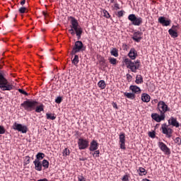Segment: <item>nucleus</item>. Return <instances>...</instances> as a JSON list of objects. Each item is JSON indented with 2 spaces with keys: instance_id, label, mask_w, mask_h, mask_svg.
I'll use <instances>...</instances> for the list:
<instances>
[{
  "instance_id": "f257e3e1",
  "label": "nucleus",
  "mask_w": 181,
  "mask_h": 181,
  "mask_svg": "<svg viewBox=\"0 0 181 181\" xmlns=\"http://www.w3.org/2000/svg\"><path fill=\"white\" fill-rule=\"evenodd\" d=\"M157 108L160 112V115L157 113H153L151 114V118L156 122H160L165 120V114H166L168 111H170V108H169L168 105L163 100L158 102Z\"/></svg>"
},
{
  "instance_id": "f03ea898",
  "label": "nucleus",
  "mask_w": 181,
  "mask_h": 181,
  "mask_svg": "<svg viewBox=\"0 0 181 181\" xmlns=\"http://www.w3.org/2000/svg\"><path fill=\"white\" fill-rule=\"evenodd\" d=\"M39 103L35 100H30L28 99L27 100L24 101L23 103L21 104V107H23L25 111H33L35 110V112L40 113L42 111H45V105L41 104L40 105H37Z\"/></svg>"
},
{
  "instance_id": "7ed1b4c3",
  "label": "nucleus",
  "mask_w": 181,
  "mask_h": 181,
  "mask_svg": "<svg viewBox=\"0 0 181 181\" xmlns=\"http://www.w3.org/2000/svg\"><path fill=\"white\" fill-rule=\"evenodd\" d=\"M69 18L71 19V29L69 30V32H70L72 35H76L78 40H80V39H81V35L83 34V28L78 25V21H77L76 18L70 16Z\"/></svg>"
},
{
  "instance_id": "20e7f679",
  "label": "nucleus",
  "mask_w": 181,
  "mask_h": 181,
  "mask_svg": "<svg viewBox=\"0 0 181 181\" xmlns=\"http://www.w3.org/2000/svg\"><path fill=\"white\" fill-rule=\"evenodd\" d=\"M123 63L127 69H129L132 73H136L137 70H139L141 67V61L139 59L136 60L134 62L129 58L124 59Z\"/></svg>"
},
{
  "instance_id": "39448f33",
  "label": "nucleus",
  "mask_w": 181,
  "mask_h": 181,
  "mask_svg": "<svg viewBox=\"0 0 181 181\" xmlns=\"http://www.w3.org/2000/svg\"><path fill=\"white\" fill-rule=\"evenodd\" d=\"M0 88L2 91L13 90V85L9 83L8 79L5 78V74L2 71H0Z\"/></svg>"
},
{
  "instance_id": "423d86ee",
  "label": "nucleus",
  "mask_w": 181,
  "mask_h": 181,
  "mask_svg": "<svg viewBox=\"0 0 181 181\" xmlns=\"http://www.w3.org/2000/svg\"><path fill=\"white\" fill-rule=\"evenodd\" d=\"M84 50H86V47L84 45H83V42L76 41L72 49L71 54V56H74L76 53H80V52H84Z\"/></svg>"
},
{
  "instance_id": "0eeeda50",
  "label": "nucleus",
  "mask_w": 181,
  "mask_h": 181,
  "mask_svg": "<svg viewBox=\"0 0 181 181\" xmlns=\"http://www.w3.org/2000/svg\"><path fill=\"white\" fill-rule=\"evenodd\" d=\"M128 19L132 22L134 26H141L144 22V19H142V18L137 17L135 14L129 15Z\"/></svg>"
},
{
  "instance_id": "6e6552de",
  "label": "nucleus",
  "mask_w": 181,
  "mask_h": 181,
  "mask_svg": "<svg viewBox=\"0 0 181 181\" xmlns=\"http://www.w3.org/2000/svg\"><path fill=\"white\" fill-rule=\"evenodd\" d=\"M162 133L165 135L166 138H172V134H173V129L168 127L166 123L161 125Z\"/></svg>"
},
{
  "instance_id": "1a4fd4ad",
  "label": "nucleus",
  "mask_w": 181,
  "mask_h": 181,
  "mask_svg": "<svg viewBox=\"0 0 181 181\" xmlns=\"http://www.w3.org/2000/svg\"><path fill=\"white\" fill-rule=\"evenodd\" d=\"M88 146H89L88 140H87L86 139H83V138L78 139V149H80V151L87 149V148H88Z\"/></svg>"
},
{
  "instance_id": "9d476101",
  "label": "nucleus",
  "mask_w": 181,
  "mask_h": 181,
  "mask_svg": "<svg viewBox=\"0 0 181 181\" xmlns=\"http://www.w3.org/2000/svg\"><path fill=\"white\" fill-rule=\"evenodd\" d=\"M13 129H15V131H18V132H22V134H26V132H28V127L16 122L13 124Z\"/></svg>"
},
{
  "instance_id": "9b49d317",
  "label": "nucleus",
  "mask_w": 181,
  "mask_h": 181,
  "mask_svg": "<svg viewBox=\"0 0 181 181\" xmlns=\"http://www.w3.org/2000/svg\"><path fill=\"white\" fill-rule=\"evenodd\" d=\"M119 144L120 145V149H123V151L127 149L125 146V133L122 132L119 135Z\"/></svg>"
},
{
  "instance_id": "f8f14e48",
  "label": "nucleus",
  "mask_w": 181,
  "mask_h": 181,
  "mask_svg": "<svg viewBox=\"0 0 181 181\" xmlns=\"http://www.w3.org/2000/svg\"><path fill=\"white\" fill-rule=\"evenodd\" d=\"M158 147L162 152H164L165 155H170V148H168L165 143L160 141L158 142Z\"/></svg>"
},
{
  "instance_id": "ddd939ff",
  "label": "nucleus",
  "mask_w": 181,
  "mask_h": 181,
  "mask_svg": "<svg viewBox=\"0 0 181 181\" xmlns=\"http://www.w3.org/2000/svg\"><path fill=\"white\" fill-rule=\"evenodd\" d=\"M142 35H144V33H142V32L139 31V30L136 31L133 33V36L132 37V39H133V40L134 42L139 43V42H141V40H142Z\"/></svg>"
},
{
  "instance_id": "4468645a",
  "label": "nucleus",
  "mask_w": 181,
  "mask_h": 181,
  "mask_svg": "<svg viewBox=\"0 0 181 181\" xmlns=\"http://www.w3.org/2000/svg\"><path fill=\"white\" fill-rule=\"evenodd\" d=\"M158 23H160L163 26H169L170 25L172 21L170 20H166V18L164 16H160L158 18Z\"/></svg>"
},
{
  "instance_id": "2eb2a0df",
  "label": "nucleus",
  "mask_w": 181,
  "mask_h": 181,
  "mask_svg": "<svg viewBox=\"0 0 181 181\" xmlns=\"http://www.w3.org/2000/svg\"><path fill=\"white\" fill-rule=\"evenodd\" d=\"M128 56L131 59V60H135V59L138 57V52L136 51V49H135V48H131Z\"/></svg>"
},
{
  "instance_id": "dca6fc26",
  "label": "nucleus",
  "mask_w": 181,
  "mask_h": 181,
  "mask_svg": "<svg viewBox=\"0 0 181 181\" xmlns=\"http://www.w3.org/2000/svg\"><path fill=\"white\" fill-rule=\"evenodd\" d=\"M169 125H172L173 127H175V128H179L180 124L177 119L173 117H171L170 119L168 120Z\"/></svg>"
},
{
  "instance_id": "f3484780",
  "label": "nucleus",
  "mask_w": 181,
  "mask_h": 181,
  "mask_svg": "<svg viewBox=\"0 0 181 181\" xmlns=\"http://www.w3.org/2000/svg\"><path fill=\"white\" fill-rule=\"evenodd\" d=\"M97 149H98V143L97 142V141L93 140L90 142L89 151H90L91 152H93V151H97Z\"/></svg>"
},
{
  "instance_id": "a211bd4d",
  "label": "nucleus",
  "mask_w": 181,
  "mask_h": 181,
  "mask_svg": "<svg viewBox=\"0 0 181 181\" xmlns=\"http://www.w3.org/2000/svg\"><path fill=\"white\" fill-rule=\"evenodd\" d=\"M129 90H131L134 94H141V92L140 87L134 85L129 86Z\"/></svg>"
},
{
  "instance_id": "6ab92c4d",
  "label": "nucleus",
  "mask_w": 181,
  "mask_h": 181,
  "mask_svg": "<svg viewBox=\"0 0 181 181\" xmlns=\"http://www.w3.org/2000/svg\"><path fill=\"white\" fill-rule=\"evenodd\" d=\"M33 163L35 165V170H37L38 172H42V163L37 160H35L33 161Z\"/></svg>"
},
{
  "instance_id": "aec40b11",
  "label": "nucleus",
  "mask_w": 181,
  "mask_h": 181,
  "mask_svg": "<svg viewBox=\"0 0 181 181\" xmlns=\"http://www.w3.org/2000/svg\"><path fill=\"white\" fill-rule=\"evenodd\" d=\"M141 101L143 103H149L151 101V96L147 93H143L141 95Z\"/></svg>"
},
{
  "instance_id": "412c9836",
  "label": "nucleus",
  "mask_w": 181,
  "mask_h": 181,
  "mask_svg": "<svg viewBox=\"0 0 181 181\" xmlns=\"http://www.w3.org/2000/svg\"><path fill=\"white\" fill-rule=\"evenodd\" d=\"M98 86L99 87V88H100V90H104L105 88V87H107V84L105 83V81L100 80L98 83Z\"/></svg>"
},
{
  "instance_id": "4be33fe9",
  "label": "nucleus",
  "mask_w": 181,
  "mask_h": 181,
  "mask_svg": "<svg viewBox=\"0 0 181 181\" xmlns=\"http://www.w3.org/2000/svg\"><path fill=\"white\" fill-rule=\"evenodd\" d=\"M136 84H142L144 83V78L142 77V75H137L136 76Z\"/></svg>"
},
{
  "instance_id": "5701e85b",
  "label": "nucleus",
  "mask_w": 181,
  "mask_h": 181,
  "mask_svg": "<svg viewBox=\"0 0 181 181\" xmlns=\"http://www.w3.org/2000/svg\"><path fill=\"white\" fill-rule=\"evenodd\" d=\"M124 97H127V98H129V100H134L135 98V93H124Z\"/></svg>"
},
{
  "instance_id": "b1692460",
  "label": "nucleus",
  "mask_w": 181,
  "mask_h": 181,
  "mask_svg": "<svg viewBox=\"0 0 181 181\" xmlns=\"http://www.w3.org/2000/svg\"><path fill=\"white\" fill-rule=\"evenodd\" d=\"M168 33L170 35L171 37H177L179 36V34H177V31H175L173 29L168 30Z\"/></svg>"
},
{
  "instance_id": "393cba45",
  "label": "nucleus",
  "mask_w": 181,
  "mask_h": 181,
  "mask_svg": "<svg viewBox=\"0 0 181 181\" xmlns=\"http://www.w3.org/2000/svg\"><path fill=\"white\" fill-rule=\"evenodd\" d=\"M74 56V58L71 60L72 64H74V66H77V64H78V62H80L78 59V55L75 54Z\"/></svg>"
},
{
  "instance_id": "a878e982",
  "label": "nucleus",
  "mask_w": 181,
  "mask_h": 181,
  "mask_svg": "<svg viewBox=\"0 0 181 181\" xmlns=\"http://www.w3.org/2000/svg\"><path fill=\"white\" fill-rule=\"evenodd\" d=\"M139 176H145L148 173L146 170H145V168L142 167L139 168Z\"/></svg>"
},
{
  "instance_id": "bb28decb",
  "label": "nucleus",
  "mask_w": 181,
  "mask_h": 181,
  "mask_svg": "<svg viewBox=\"0 0 181 181\" xmlns=\"http://www.w3.org/2000/svg\"><path fill=\"white\" fill-rule=\"evenodd\" d=\"M44 158H45V153H38L36 155V159H35V160L40 161V160H42V159H43Z\"/></svg>"
},
{
  "instance_id": "cd10ccee",
  "label": "nucleus",
  "mask_w": 181,
  "mask_h": 181,
  "mask_svg": "<svg viewBox=\"0 0 181 181\" xmlns=\"http://www.w3.org/2000/svg\"><path fill=\"white\" fill-rule=\"evenodd\" d=\"M46 117L47 119H51L52 121H54V119H56V116L52 113H47Z\"/></svg>"
},
{
  "instance_id": "c85d7f7f",
  "label": "nucleus",
  "mask_w": 181,
  "mask_h": 181,
  "mask_svg": "<svg viewBox=\"0 0 181 181\" xmlns=\"http://www.w3.org/2000/svg\"><path fill=\"white\" fill-rule=\"evenodd\" d=\"M110 54L115 57H118V49H117V48H112V49L110 51Z\"/></svg>"
},
{
  "instance_id": "c756f323",
  "label": "nucleus",
  "mask_w": 181,
  "mask_h": 181,
  "mask_svg": "<svg viewBox=\"0 0 181 181\" xmlns=\"http://www.w3.org/2000/svg\"><path fill=\"white\" fill-rule=\"evenodd\" d=\"M42 166H43L44 169H49V162L47 160H43L42 163Z\"/></svg>"
},
{
  "instance_id": "7c9ffc66",
  "label": "nucleus",
  "mask_w": 181,
  "mask_h": 181,
  "mask_svg": "<svg viewBox=\"0 0 181 181\" xmlns=\"http://www.w3.org/2000/svg\"><path fill=\"white\" fill-rule=\"evenodd\" d=\"M109 63H110V64H112L113 66H117V59L110 57L109 58Z\"/></svg>"
},
{
  "instance_id": "2f4dec72",
  "label": "nucleus",
  "mask_w": 181,
  "mask_h": 181,
  "mask_svg": "<svg viewBox=\"0 0 181 181\" xmlns=\"http://www.w3.org/2000/svg\"><path fill=\"white\" fill-rule=\"evenodd\" d=\"M63 156H69V155H70V150L68 148H66L64 151H63Z\"/></svg>"
},
{
  "instance_id": "473e14b6",
  "label": "nucleus",
  "mask_w": 181,
  "mask_h": 181,
  "mask_svg": "<svg viewBox=\"0 0 181 181\" xmlns=\"http://www.w3.org/2000/svg\"><path fill=\"white\" fill-rule=\"evenodd\" d=\"M103 14L105 18H107V19H110V18H111L110 13H108V11H107L106 10H103Z\"/></svg>"
},
{
  "instance_id": "72a5a7b5",
  "label": "nucleus",
  "mask_w": 181,
  "mask_h": 181,
  "mask_svg": "<svg viewBox=\"0 0 181 181\" xmlns=\"http://www.w3.org/2000/svg\"><path fill=\"white\" fill-rule=\"evenodd\" d=\"M62 101H63V98L62 96H58L56 99H55V103L57 104H60L62 103Z\"/></svg>"
},
{
  "instance_id": "f704fd0d",
  "label": "nucleus",
  "mask_w": 181,
  "mask_h": 181,
  "mask_svg": "<svg viewBox=\"0 0 181 181\" xmlns=\"http://www.w3.org/2000/svg\"><path fill=\"white\" fill-rule=\"evenodd\" d=\"M174 142L177 144L179 146L181 145V139L180 137H176L175 139L174 140Z\"/></svg>"
},
{
  "instance_id": "c9c22d12",
  "label": "nucleus",
  "mask_w": 181,
  "mask_h": 181,
  "mask_svg": "<svg viewBox=\"0 0 181 181\" xmlns=\"http://www.w3.org/2000/svg\"><path fill=\"white\" fill-rule=\"evenodd\" d=\"M93 158H100V151L95 150L94 153L93 154Z\"/></svg>"
},
{
  "instance_id": "e433bc0d",
  "label": "nucleus",
  "mask_w": 181,
  "mask_h": 181,
  "mask_svg": "<svg viewBox=\"0 0 181 181\" xmlns=\"http://www.w3.org/2000/svg\"><path fill=\"white\" fill-rule=\"evenodd\" d=\"M6 132V129H5V127L4 126H0V135H4Z\"/></svg>"
},
{
  "instance_id": "4c0bfd02",
  "label": "nucleus",
  "mask_w": 181,
  "mask_h": 181,
  "mask_svg": "<svg viewBox=\"0 0 181 181\" xmlns=\"http://www.w3.org/2000/svg\"><path fill=\"white\" fill-rule=\"evenodd\" d=\"M25 165H29L30 163V158L29 156L25 157Z\"/></svg>"
},
{
  "instance_id": "58836bf2",
  "label": "nucleus",
  "mask_w": 181,
  "mask_h": 181,
  "mask_svg": "<svg viewBox=\"0 0 181 181\" xmlns=\"http://www.w3.org/2000/svg\"><path fill=\"white\" fill-rule=\"evenodd\" d=\"M18 12L20 13H25V12H26V7H21L19 9H18Z\"/></svg>"
},
{
  "instance_id": "ea45409f",
  "label": "nucleus",
  "mask_w": 181,
  "mask_h": 181,
  "mask_svg": "<svg viewBox=\"0 0 181 181\" xmlns=\"http://www.w3.org/2000/svg\"><path fill=\"white\" fill-rule=\"evenodd\" d=\"M117 16L118 18H121V17L124 16V11L122 10V11H117Z\"/></svg>"
},
{
  "instance_id": "a19ab883",
  "label": "nucleus",
  "mask_w": 181,
  "mask_h": 181,
  "mask_svg": "<svg viewBox=\"0 0 181 181\" xmlns=\"http://www.w3.org/2000/svg\"><path fill=\"white\" fill-rule=\"evenodd\" d=\"M122 181H129V175H124L122 178Z\"/></svg>"
},
{
  "instance_id": "79ce46f5",
  "label": "nucleus",
  "mask_w": 181,
  "mask_h": 181,
  "mask_svg": "<svg viewBox=\"0 0 181 181\" xmlns=\"http://www.w3.org/2000/svg\"><path fill=\"white\" fill-rule=\"evenodd\" d=\"M171 29H173V30H175V32H177V29H180V26L179 25H173Z\"/></svg>"
},
{
  "instance_id": "37998d69",
  "label": "nucleus",
  "mask_w": 181,
  "mask_h": 181,
  "mask_svg": "<svg viewBox=\"0 0 181 181\" xmlns=\"http://www.w3.org/2000/svg\"><path fill=\"white\" fill-rule=\"evenodd\" d=\"M148 136H150V138H155L156 136L155 132H148Z\"/></svg>"
},
{
  "instance_id": "c03bdc74",
  "label": "nucleus",
  "mask_w": 181,
  "mask_h": 181,
  "mask_svg": "<svg viewBox=\"0 0 181 181\" xmlns=\"http://www.w3.org/2000/svg\"><path fill=\"white\" fill-rule=\"evenodd\" d=\"M78 181H86V177L83 175H78Z\"/></svg>"
},
{
  "instance_id": "a18cd8bd",
  "label": "nucleus",
  "mask_w": 181,
  "mask_h": 181,
  "mask_svg": "<svg viewBox=\"0 0 181 181\" xmlns=\"http://www.w3.org/2000/svg\"><path fill=\"white\" fill-rule=\"evenodd\" d=\"M18 91L21 93L23 94L24 95H28L26 91H25L23 89H18Z\"/></svg>"
},
{
  "instance_id": "49530a36",
  "label": "nucleus",
  "mask_w": 181,
  "mask_h": 181,
  "mask_svg": "<svg viewBox=\"0 0 181 181\" xmlns=\"http://www.w3.org/2000/svg\"><path fill=\"white\" fill-rule=\"evenodd\" d=\"M126 77H127V80H128V81H131V80H132V76H131V74H127L126 75Z\"/></svg>"
},
{
  "instance_id": "de8ad7c7",
  "label": "nucleus",
  "mask_w": 181,
  "mask_h": 181,
  "mask_svg": "<svg viewBox=\"0 0 181 181\" xmlns=\"http://www.w3.org/2000/svg\"><path fill=\"white\" fill-rule=\"evenodd\" d=\"M151 103L153 105L158 104V99H154L151 101Z\"/></svg>"
},
{
  "instance_id": "09e8293b",
  "label": "nucleus",
  "mask_w": 181,
  "mask_h": 181,
  "mask_svg": "<svg viewBox=\"0 0 181 181\" xmlns=\"http://www.w3.org/2000/svg\"><path fill=\"white\" fill-rule=\"evenodd\" d=\"M114 6H115V8L116 10L119 9V4H115Z\"/></svg>"
},
{
  "instance_id": "8fccbe9b",
  "label": "nucleus",
  "mask_w": 181,
  "mask_h": 181,
  "mask_svg": "<svg viewBox=\"0 0 181 181\" xmlns=\"http://www.w3.org/2000/svg\"><path fill=\"white\" fill-rule=\"evenodd\" d=\"M112 107H113V108H115L116 110H118V106L117 105V104L115 103H112Z\"/></svg>"
},
{
  "instance_id": "3c124183",
  "label": "nucleus",
  "mask_w": 181,
  "mask_h": 181,
  "mask_svg": "<svg viewBox=\"0 0 181 181\" xmlns=\"http://www.w3.org/2000/svg\"><path fill=\"white\" fill-rule=\"evenodd\" d=\"M25 4H26V0H23L21 1V5L23 6Z\"/></svg>"
},
{
  "instance_id": "603ef678",
  "label": "nucleus",
  "mask_w": 181,
  "mask_h": 181,
  "mask_svg": "<svg viewBox=\"0 0 181 181\" xmlns=\"http://www.w3.org/2000/svg\"><path fill=\"white\" fill-rule=\"evenodd\" d=\"M79 160H82L83 162H84V160H87V158H80Z\"/></svg>"
},
{
  "instance_id": "864d4df0",
  "label": "nucleus",
  "mask_w": 181,
  "mask_h": 181,
  "mask_svg": "<svg viewBox=\"0 0 181 181\" xmlns=\"http://www.w3.org/2000/svg\"><path fill=\"white\" fill-rule=\"evenodd\" d=\"M42 14L45 16V18H47V13L45 11H42Z\"/></svg>"
},
{
  "instance_id": "5fc2aeb1",
  "label": "nucleus",
  "mask_w": 181,
  "mask_h": 181,
  "mask_svg": "<svg viewBox=\"0 0 181 181\" xmlns=\"http://www.w3.org/2000/svg\"><path fill=\"white\" fill-rule=\"evenodd\" d=\"M143 181H151V180L147 178H145V179H143Z\"/></svg>"
},
{
  "instance_id": "6e6d98bb",
  "label": "nucleus",
  "mask_w": 181,
  "mask_h": 181,
  "mask_svg": "<svg viewBox=\"0 0 181 181\" xmlns=\"http://www.w3.org/2000/svg\"><path fill=\"white\" fill-rule=\"evenodd\" d=\"M111 4L114 3V0H110Z\"/></svg>"
}]
</instances>
